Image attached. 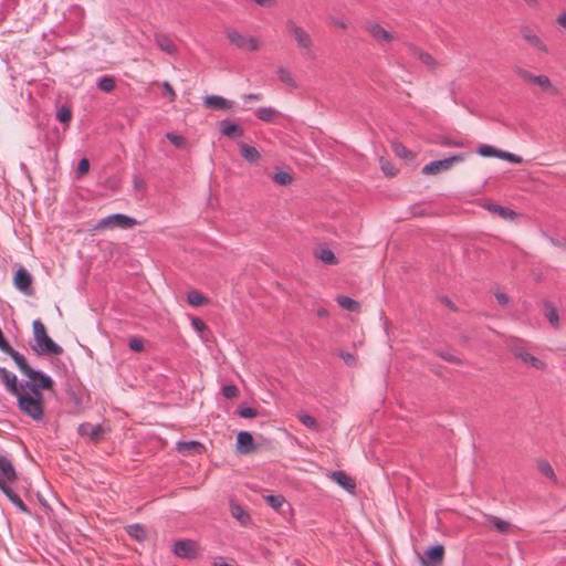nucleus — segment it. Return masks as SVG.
Masks as SVG:
<instances>
[{"instance_id":"e2e57ef3","label":"nucleus","mask_w":566,"mask_h":566,"mask_svg":"<svg viewBox=\"0 0 566 566\" xmlns=\"http://www.w3.org/2000/svg\"><path fill=\"white\" fill-rule=\"evenodd\" d=\"M262 98V94L251 93L244 96L245 101H260Z\"/></svg>"},{"instance_id":"6e6552de","label":"nucleus","mask_w":566,"mask_h":566,"mask_svg":"<svg viewBox=\"0 0 566 566\" xmlns=\"http://www.w3.org/2000/svg\"><path fill=\"white\" fill-rule=\"evenodd\" d=\"M463 160L464 154L452 155L444 159L430 161L422 168L421 172L423 175H437L442 171H448L454 163H461Z\"/></svg>"},{"instance_id":"cd10ccee","label":"nucleus","mask_w":566,"mask_h":566,"mask_svg":"<svg viewBox=\"0 0 566 566\" xmlns=\"http://www.w3.org/2000/svg\"><path fill=\"white\" fill-rule=\"evenodd\" d=\"M489 524L494 527L500 534H507L511 531V524L497 516L494 515H485Z\"/></svg>"},{"instance_id":"423d86ee","label":"nucleus","mask_w":566,"mask_h":566,"mask_svg":"<svg viewBox=\"0 0 566 566\" xmlns=\"http://www.w3.org/2000/svg\"><path fill=\"white\" fill-rule=\"evenodd\" d=\"M138 221L132 217H128L123 213H113L99 220V222L94 227V230H104V229H129L135 227Z\"/></svg>"},{"instance_id":"f257e3e1","label":"nucleus","mask_w":566,"mask_h":566,"mask_svg":"<svg viewBox=\"0 0 566 566\" xmlns=\"http://www.w3.org/2000/svg\"><path fill=\"white\" fill-rule=\"evenodd\" d=\"M0 379L9 394L17 398V408L21 415L36 423L45 422V398L43 392L23 389L17 376L6 367H0Z\"/></svg>"},{"instance_id":"37998d69","label":"nucleus","mask_w":566,"mask_h":566,"mask_svg":"<svg viewBox=\"0 0 566 566\" xmlns=\"http://www.w3.org/2000/svg\"><path fill=\"white\" fill-rule=\"evenodd\" d=\"M277 76H279V80L281 82L285 83L286 85H289L291 87H296V82L294 81V78L292 77V75L287 69L280 66L277 69Z\"/></svg>"},{"instance_id":"58836bf2","label":"nucleus","mask_w":566,"mask_h":566,"mask_svg":"<svg viewBox=\"0 0 566 566\" xmlns=\"http://www.w3.org/2000/svg\"><path fill=\"white\" fill-rule=\"evenodd\" d=\"M437 144L444 147H464L465 144L461 139H454L450 136L441 135L438 137Z\"/></svg>"},{"instance_id":"dca6fc26","label":"nucleus","mask_w":566,"mask_h":566,"mask_svg":"<svg viewBox=\"0 0 566 566\" xmlns=\"http://www.w3.org/2000/svg\"><path fill=\"white\" fill-rule=\"evenodd\" d=\"M329 478L334 482H336L342 489L346 490L348 493H355L357 488L356 481L345 471H332Z\"/></svg>"},{"instance_id":"e433bc0d","label":"nucleus","mask_w":566,"mask_h":566,"mask_svg":"<svg viewBox=\"0 0 566 566\" xmlns=\"http://www.w3.org/2000/svg\"><path fill=\"white\" fill-rule=\"evenodd\" d=\"M90 168H91V164H90L88 158H86V157L81 158L78 160L77 167L75 169V179L80 180L84 176H86L90 171Z\"/></svg>"},{"instance_id":"3c124183","label":"nucleus","mask_w":566,"mask_h":566,"mask_svg":"<svg viewBox=\"0 0 566 566\" xmlns=\"http://www.w3.org/2000/svg\"><path fill=\"white\" fill-rule=\"evenodd\" d=\"M338 355L344 360L346 366H348V367L357 366V357L354 354L342 349Z\"/></svg>"},{"instance_id":"774afa93","label":"nucleus","mask_w":566,"mask_h":566,"mask_svg":"<svg viewBox=\"0 0 566 566\" xmlns=\"http://www.w3.org/2000/svg\"><path fill=\"white\" fill-rule=\"evenodd\" d=\"M552 242H553L555 245H557V247H560V245H562V242H559V241H557V240H555V239H552Z\"/></svg>"},{"instance_id":"20e7f679","label":"nucleus","mask_w":566,"mask_h":566,"mask_svg":"<svg viewBox=\"0 0 566 566\" xmlns=\"http://www.w3.org/2000/svg\"><path fill=\"white\" fill-rule=\"evenodd\" d=\"M32 328L34 344H31V348L38 356H59L63 354V347L49 336L44 324L40 319L33 322Z\"/></svg>"},{"instance_id":"c85d7f7f","label":"nucleus","mask_w":566,"mask_h":566,"mask_svg":"<svg viewBox=\"0 0 566 566\" xmlns=\"http://www.w3.org/2000/svg\"><path fill=\"white\" fill-rule=\"evenodd\" d=\"M336 303L344 310H347L349 312H359L360 310V303L349 296L346 295H338L336 297Z\"/></svg>"},{"instance_id":"39448f33","label":"nucleus","mask_w":566,"mask_h":566,"mask_svg":"<svg viewBox=\"0 0 566 566\" xmlns=\"http://www.w3.org/2000/svg\"><path fill=\"white\" fill-rule=\"evenodd\" d=\"M285 25L303 54L305 56L314 57L313 40L308 32L304 28L297 25L293 20H287Z\"/></svg>"},{"instance_id":"ea45409f","label":"nucleus","mask_w":566,"mask_h":566,"mask_svg":"<svg viewBox=\"0 0 566 566\" xmlns=\"http://www.w3.org/2000/svg\"><path fill=\"white\" fill-rule=\"evenodd\" d=\"M56 119L62 124L69 125L72 120V109L66 105H62L57 108Z\"/></svg>"},{"instance_id":"5701e85b","label":"nucleus","mask_w":566,"mask_h":566,"mask_svg":"<svg viewBox=\"0 0 566 566\" xmlns=\"http://www.w3.org/2000/svg\"><path fill=\"white\" fill-rule=\"evenodd\" d=\"M367 30L368 32L370 33V35L373 38H375L376 40H382L385 42H391L395 36L392 33H390L389 31H387L386 29H384L380 24L378 23H371L367 27Z\"/></svg>"},{"instance_id":"c9c22d12","label":"nucleus","mask_w":566,"mask_h":566,"mask_svg":"<svg viewBox=\"0 0 566 566\" xmlns=\"http://www.w3.org/2000/svg\"><path fill=\"white\" fill-rule=\"evenodd\" d=\"M276 111L272 107H259L255 111V116L263 122L270 123L274 119Z\"/></svg>"},{"instance_id":"f704fd0d","label":"nucleus","mask_w":566,"mask_h":566,"mask_svg":"<svg viewBox=\"0 0 566 566\" xmlns=\"http://www.w3.org/2000/svg\"><path fill=\"white\" fill-rule=\"evenodd\" d=\"M266 504L274 509L275 511H280L281 507L286 503V500L281 494H269L264 497Z\"/></svg>"},{"instance_id":"4468645a","label":"nucleus","mask_w":566,"mask_h":566,"mask_svg":"<svg viewBox=\"0 0 566 566\" xmlns=\"http://www.w3.org/2000/svg\"><path fill=\"white\" fill-rule=\"evenodd\" d=\"M444 557V547L440 544L430 546L421 557L422 566H439Z\"/></svg>"},{"instance_id":"f03ea898","label":"nucleus","mask_w":566,"mask_h":566,"mask_svg":"<svg viewBox=\"0 0 566 566\" xmlns=\"http://www.w3.org/2000/svg\"><path fill=\"white\" fill-rule=\"evenodd\" d=\"M18 369L28 379L19 381V386L23 389H29L38 392L51 391L54 389L55 382L53 378L40 369H34L30 366L27 358L18 352L12 357Z\"/></svg>"},{"instance_id":"49530a36","label":"nucleus","mask_w":566,"mask_h":566,"mask_svg":"<svg viewBox=\"0 0 566 566\" xmlns=\"http://www.w3.org/2000/svg\"><path fill=\"white\" fill-rule=\"evenodd\" d=\"M191 326L196 332L200 333L202 338L205 337V333H210L207 324L200 317H192Z\"/></svg>"},{"instance_id":"f8f14e48","label":"nucleus","mask_w":566,"mask_h":566,"mask_svg":"<svg viewBox=\"0 0 566 566\" xmlns=\"http://www.w3.org/2000/svg\"><path fill=\"white\" fill-rule=\"evenodd\" d=\"M106 429L102 424H93L91 422H83L77 428V433L81 437H87L91 442L98 444L104 439Z\"/></svg>"},{"instance_id":"2eb2a0df","label":"nucleus","mask_w":566,"mask_h":566,"mask_svg":"<svg viewBox=\"0 0 566 566\" xmlns=\"http://www.w3.org/2000/svg\"><path fill=\"white\" fill-rule=\"evenodd\" d=\"M218 129L221 135L233 140L241 138L244 134V129L240 124L232 122L228 118L222 119L218 123Z\"/></svg>"},{"instance_id":"72a5a7b5","label":"nucleus","mask_w":566,"mask_h":566,"mask_svg":"<svg viewBox=\"0 0 566 566\" xmlns=\"http://www.w3.org/2000/svg\"><path fill=\"white\" fill-rule=\"evenodd\" d=\"M116 87L115 78L112 75H104L98 78L97 88L105 93H111Z\"/></svg>"},{"instance_id":"680f3d73","label":"nucleus","mask_w":566,"mask_h":566,"mask_svg":"<svg viewBox=\"0 0 566 566\" xmlns=\"http://www.w3.org/2000/svg\"><path fill=\"white\" fill-rule=\"evenodd\" d=\"M134 188H135V189H138V190L144 189V188H145V182H144V180L136 176V177L134 178Z\"/></svg>"},{"instance_id":"864d4df0","label":"nucleus","mask_w":566,"mask_h":566,"mask_svg":"<svg viewBox=\"0 0 566 566\" xmlns=\"http://www.w3.org/2000/svg\"><path fill=\"white\" fill-rule=\"evenodd\" d=\"M67 396L77 409L83 408V397L81 392H76L75 390L71 389L67 391Z\"/></svg>"},{"instance_id":"9d476101","label":"nucleus","mask_w":566,"mask_h":566,"mask_svg":"<svg viewBox=\"0 0 566 566\" xmlns=\"http://www.w3.org/2000/svg\"><path fill=\"white\" fill-rule=\"evenodd\" d=\"M33 279L27 269L23 266L19 268L13 275V284L17 290L22 292L24 295L32 296L34 289L32 286Z\"/></svg>"},{"instance_id":"c756f323","label":"nucleus","mask_w":566,"mask_h":566,"mask_svg":"<svg viewBox=\"0 0 566 566\" xmlns=\"http://www.w3.org/2000/svg\"><path fill=\"white\" fill-rule=\"evenodd\" d=\"M391 149L399 158L406 160H412L415 158V154L398 140L391 142Z\"/></svg>"},{"instance_id":"79ce46f5","label":"nucleus","mask_w":566,"mask_h":566,"mask_svg":"<svg viewBox=\"0 0 566 566\" xmlns=\"http://www.w3.org/2000/svg\"><path fill=\"white\" fill-rule=\"evenodd\" d=\"M379 163H380L381 171L385 174V176L395 177L398 174V169L395 167V165L390 160L381 157Z\"/></svg>"},{"instance_id":"a19ab883","label":"nucleus","mask_w":566,"mask_h":566,"mask_svg":"<svg viewBox=\"0 0 566 566\" xmlns=\"http://www.w3.org/2000/svg\"><path fill=\"white\" fill-rule=\"evenodd\" d=\"M538 470L539 472L545 475L547 479H549L551 481H553L554 483H557V478H556V474L552 468V465L546 461V460H542L539 463H538Z\"/></svg>"},{"instance_id":"338daca9","label":"nucleus","mask_w":566,"mask_h":566,"mask_svg":"<svg viewBox=\"0 0 566 566\" xmlns=\"http://www.w3.org/2000/svg\"><path fill=\"white\" fill-rule=\"evenodd\" d=\"M334 23L337 27H339L340 29H346L347 28L346 23L343 20L336 19V20H334Z\"/></svg>"},{"instance_id":"7ed1b4c3","label":"nucleus","mask_w":566,"mask_h":566,"mask_svg":"<svg viewBox=\"0 0 566 566\" xmlns=\"http://www.w3.org/2000/svg\"><path fill=\"white\" fill-rule=\"evenodd\" d=\"M17 480L18 472L12 463V460L7 454L0 453V491L22 513L31 514V511L28 507V505L11 488V484L14 483Z\"/></svg>"},{"instance_id":"bf43d9fd","label":"nucleus","mask_w":566,"mask_h":566,"mask_svg":"<svg viewBox=\"0 0 566 566\" xmlns=\"http://www.w3.org/2000/svg\"><path fill=\"white\" fill-rule=\"evenodd\" d=\"M255 443H259V449L261 447H264V448H271L272 447V440L271 439H266V438H264L261 434L256 436V442Z\"/></svg>"},{"instance_id":"393cba45","label":"nucleus","mask_w":566,"mask_h":566,"mask_svg":"<svg viewBox=\"0 0 566 566\" xmlns=\"http://www.w3.org/2000/svg\"><path fill=\"white\" fill-rule=\"evenodd\" d=\"M125 531L130 538L137 542H144L147 538L146 528L139 523L125 526Z\"/></svg>"},{"instance_id":"b1692460","label":"nucleus","mask_w":566,"mask_h":566,"mask_svg":"<svg viewBox=\"0 0 566 566\" xmlns=\"http://www.w3.org/2000/svg\"><path fill=\"white\" fill-rule=\"evenodd\" d=\"M485 208L490 212L496 213L505 220H514L517 216V213L510 207L500 206L497 203H488L485 205Z\"/></svg>"},{"instance_id":"2f4dec72","label":"nucleus","mask_w":566,"mask_h":566,"mask_svg":"<svg viewBox=\"0 0 566 566\" xmlns=\"http://www.w3.org/2000/svg\"><path fill=\"white\" fill-rule=\"evenodd\" d=\"M187 302L191 306H203L209 304V298L200 292L192 291L187 294Z\"/></svg>"},{"instance_id":"0e129e2a","label":"nucleus","mask_w":566,"mask_h":566,"mask_svg":"<svg viewBox=\"0 0 566 566\" xmlns=\"http://www.w3.org/2000/svg\"><path fill=\"white\" fill-rule=\"evenodd\" d=\"M557 23L566 30V12L558 15Z\"/></svg>"},{"instance_id":"4be33fe9","label":"nucleus","mask_w":566,"mask_h":566,"mask_svg":"<svg viewBox=\"0 0 566 566\" xmlns=\"http://www.w3.org/2000/svg\"><path fill=\"white\" fill-rule=\"evenodd\" d=\"M521 32L523 39L527 41L530 45L537 48L542 52H547V46L528 27H523Z\"/></svg>"},{"instance_id":"7c9ffc66","label":"nucleus","mask_w":566,"mask_h":566,"mask_svg":"<svg viewBox=\"0 0 566 566\" xmlns=\"http://www.w3.org/2000/svg\"><path fill=\"white\" fill-rule=\"evenodd\" d=\"M544 307L546 310L545 312V316L546 318L548 319V322L554 326V327H558L559 325V316H558V313H557V310L556 307L553 305L552 302L549 301H544Z\"/></svg>"},{"instance_id":"603ef678","label":"nucleus","mask_w":566,"mask_h":566,"mask_svg":"<svg viewBox=\"0 0 566 566\" xmlns=\"http://www.w3.org/2000/svg\"><path fill=\"white\" fill-rule=\"evenodd\" d=\"M497 158L500 159H505L510 163H513V164H521L522 163V158L513 153H509V151H504V150H501L499 149V154H497Z\"/></svg>"},{"instance_id":"c03bdc74","label":"nucleus","mask_w":566,"mask_h":566,"mask_svg":"<svg viewBox=\"0 0 566 566\" xmlns=\"http://www.w3.org/2000/svg\"><path fill=\"white\" fill-rule=\"evenodd\" d=\"M319 260L325 264L335 265L338 263V259L331 249H324L318 255Z\"/></svg>"},{"instance_id":"5fc2aeb1","label":"nucleus","mask_w":566,"mask_h":566,"mask_svg":"<svg viewBox=\"0 0 566 566\" xmlns=\"http://www.w3.org/2000/svg\"><path fill=\"white\" fill-rule=\"evenodd\" d=\"M167 139L177 148H181L186 145V138L181 135H176L172 133H168L166 135Z\"/></svg>"},{"instance_id":"69168bd1","label":"nucleus","mask_w":566,"mask_h":566,"mask_svg":"<svg viewBox=\"0 0 566 566\" xmlns=\"http://www.w3.org/2000/svg\"><path fill=\"white\" fill-rule=\"evenodd\" d=\"M317 316L318 317H326V316H328V311L326 308L321 307V308L317 310Z\"/></svg>"},{"instance_id":"ddd939ff","label":"nucleus","mask_w":566,"mask_h":566,"mask_svg":"<svg viewBox=\"0 0 566 566\" xmlns=\"http://www.w3.org/2000/svg\"><path fill=\"white\" fill-rule=\"evenodd\" d=\"M235 447L240 454H250L259 451V443L254 442V438L249 431H240L237 434Z\"/></svg>"},{"instance_id":"4c0bfd02","label":"nucleus","mask_w":566,"mask_h":566,"mask_svg":"<svg viewBox=\"0 0 566 566\" xmlns=\"http://www.w3.org/2000/svg\"><path fill=\"white\" fill-rule=\"evenodd\" d=\"M273 181L279 186H289L293 181V176L284 170H279L273 175Z\"/></svg>"},{"instance_id":"8fccbe9b","label":"nucleus","mask_w":566,"mask_h":566,"mask_svg":"<svg viewBox=\"0 0 566 566\" xmlns=\"http://www.w3.org/2000/svg\"><path fill=\"white\" fill-rule=\"evenodd\" d=\"M221 392L227 399H234L240 394L239 388L232 384L222 386Z\"/></svg>"},{"instance_id":"9b49d317","label":"nucleus","mask_w":566,"mask_h":566,"mask_svg":"<svg viewBox=\"0 0 566 566\" xmlns=\"http://www.w3.org/2000/svg\"><path fill=\"white\" fill-rule=\"evenodd\" d=\"M172 552L176 556L185 559H196L199 557L198 545L191 539L176 541Z\"/></svg>"},{"instance_id":"052dcab7","label":"nucleus","mask_w":566,"mask_h":566,"mask_svg":"<svg viewBox=\"0 0 566 566\" xmlns=\"http://www.w3.org/2000/svg\"><path fill=\"white\" fill-rule=\"evenodd\" d=\"M440 301L447 306L449 307L452 312H457L458 311V307L457 305L447 296V295H443L440 297Z\"/></svg>"},{"instance_id":"473e14b6","label":"nucleus","mask_w":566,"mask_h":566,"mask_svg":"<svg viewBox=\"0 0 566 566\" xmlns=\"http://www.w3.org/2000/svg\"><path fill=\"white\" fill-rule=\"evenodd\" d=\"M297 419L307 429H310L312 431H318L319 430V423L316 420V418H314L313 416H311L308 413H305V412H301V413L297 415Z\"/></svg>"},{"instance_id":"13d9d810","label":"nucleus","mask_w":566,"mask_h":566,"mask_svg":"<svg viewBox=\"0 0 566 566\" xmlns=\"http://www.w3.org/2000/svg\"><path fill=\"white\" fill-rule=\"evenodd\" d=\"M165 95L169 96V99L172 102L176 99L177 94L172 86L168 82H164L163 84Z\"/></svg>"},{"instance_id":"1a4fd4ad","label":"nucleus","mask_w":566,"mask_h":566,"mask_svg":"<svg viewBox=\"0 0 566 566\" xmlns=\"http://www.w3.org/2000/svg\"><path fill=\"white\" fill-rule=\"evenodd\" d=\"M227 38L230 43L239 50L254 52L260 49L259 39L255 36H245L235 30H228Z\"/></svg>"},{"instance_id":"6e6d98bb","label":"nucleus","mask_w":566,"mask_h":566,"mask_svg":"<svg viewBox=\"0 0 566 566\" xmlns=\"http://www.w3.org/2000/svg\"><path fill=\"white\" fill-rule=\"evenodd\" d=\"M437 355L448 363L462 364V360L459 357H457L448 352L439 350V352H437Z\"/></svg>"},{"instance_id":"a878e982","label":"nucleus","mask_w":566,"mask_h":566,"mask_svg":"<svg viewBox=\"0 0 566 566\" xmlns=\"http://www.w3.org/2000/svg\"><path fill=\"white\" fill-rule=\"evenodd\" d=\"M230 512L241 525H247L251 520L250 514L243 509V506L233 501L230 502Z\"/></svg>"},{"instance_id":"6ab92c4d","label":"nucleus","mask_w":566,"mask_h":566,"mask_svg":"<svg viewBox=\"0 0 566 566\" xmlns=\"http://www.w3.org/2000/svg\"><path fill=\"white\" fill-rule=\"evenodd\" d=\"M514 354L517 358H520L522 361L531 365L532 367H534L535 369H538V370H543L545 367H546V364L535 357L534 355H532L531 353H528L525 348L521 347V348H516L514 350Z\"/></svg>"},{"instance_id":"de8ad7c7","label":"nucleus","mask_w":566,"mask_h":566,"mask_svg":"<svg viewBox=\"0 0 566 566\" xmlns=\"http://www.w3.org/2000/svg\"><path fill=\"white\" fill-rule=\"evenodd\" d=\"M128 348L134 353H140L145 349V342L140 337H130L128 339Z\"/></svg>"},{"instance_id":"a211bd4d","label":"nucleus","mask_w":566,"mask_h":566,"mask_svg":"<svg viewBox=\"0 0 566 566\" xmlns=\"http://www.w3.org/2000/svg\"><path fill=\"white\" fill-rule=\"evenodd\" d=\"M206 450L205 446L196 440L189 441H179L177 442V451L188 455V454H201Z\"/></svg>"},{"instance_id":"f3484780","label":"nucleus","mask_w":566,"mask_h":566,"mask_svg":"<svg viewBox=\"0 0 566 566\" xmlns=\"http://www.w3.org/2000/svg\"><path fill=\"white\" fill-rule=\"evenodd\" d=\"M233 103L219 95H208L203 98V106L212 111H227Z\"/></svg>"},{"instance_id":"412c9836","label":"nucleus","mask_w":566,"mask_h":566,"mask_svg":"<svg viewBox=\"0 0 566 566\" xmlns=\"http://www.w3.org/2000/svg\"><path fill=\"white\" fill-rule=\"evenodd\" d=\"M408 49H409V52L413 56L418 57L424 65H427L431 69L438 66V62L436 61V59L430 53L424 52L419 46H416L415 44H409Z\"/></svg>"},{"instance_id":"a18cd8bd","label":"nucleus","mask_w":566,"mask_h":566,"mask_svg":"<svg viewBox=\"0 0 566 566\" xmlns=\"http://www.w3.org/2000/svg\"><path fill=\"white\" fill-rule=\"evenodd\" d=\"M237 415L241 418H244V419H252V418H255L259 412L255 408H252V407H243V406H239L237 408Z\"/></svg>"},{"instance_id":"bb28decb","label":"nucleus","mask_w":566,"mask_h":566,"mask_svg":"<svg viewBox=\"0 0 566 566\" xmlns=\"http://www.w3.org/2000/svg\"><path fill=\"white\" fill-rule=\"evenodd\" d=\"M240 153L241 156L251 164L258 163L261 159V154L259 153V150L255 147L250 146L245 143L240 144Z\"/></svg>"},{"instance_id":"09e8293b","label":"nucleus","mask_w":566,"mask_h":566,"mask_svg":"<svg viewBox=\"0 0 566 566\" xmlns=\"http://www.w3.org/2000/svg\"><path fill=\"white\" fill-rule=\"evenodd\" d=\"M476 153L482 157H496L499 154V149L491 145H481L479 146Z\"/></svg>"},{"instance_id":"aec40b11","label":"nucleus","mask_w":566,"mask_h":566,"mask_svg":"<svg viewBox=\"0 0 566 566\" xmlns=\"http://www.w3.org/2000/svg\"><path fill=\"white\" fill-rule=\"evenodd\" d=\"M155 43L163 52L169 55H175L178 52L177 45L170 36L165 33L155 34Z\"/></svg>"},{"instance_id":"4d7b16f0","label":"nucleus","mask_w":566,"mask_h":566,"mask_svg":"<svg viewBox=\"0 0 566 566\" xmlns=\"http://www.w3.org/2000/svg\"><path fill=\"white\" fill-rule=\"evenodd\" d=\"M494 296L501 306L505 307L509 305L510 296L506 293L499 291L494 294Z\"/></svg>"},{"instance_id":"0eeeda50","label":"nucleus","mask_w":566,"mask_h":566,"mask_svg":"<svg viewBox=\"0 0 566 566\" xmlns=\"http://www.w3.org/2000/svg\"><path fill=\"white\" fill-rule=\"evenodd\" d=\"M515 73L524 81L538 85L544 92L554 95L558 94V90L555 86H553L549 77L546 75H534L530 71L520 66L515 67Z\"/></svg>"}]
</instances>
